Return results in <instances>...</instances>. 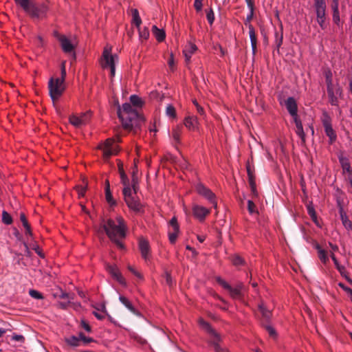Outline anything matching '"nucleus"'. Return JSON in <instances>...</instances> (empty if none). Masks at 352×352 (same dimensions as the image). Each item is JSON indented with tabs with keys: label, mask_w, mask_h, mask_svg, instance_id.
Segmentation results:
<instances>
[{
	"label": "nucleus",
	"mask_w": 352,
	"mask_h": 352,
	"mask_svg": "<svg viewBox=\"0 0 352 352\" xmlns=\"http://www.w3.org/2000/svg\"><path fill=\"white\" fill-rule=\"evenodd\" d=\"M331 258L333 261V263L336 266L338 270L340 272L342 275H343V271L344 270V267L339 265L338 261L333 254H331Z\"/></svg>",
	"instance_id": "nucleus-50"
},
{
	"label": "nucleus",
	"mask_w": 352,
	"mask_h": 352,
	"mask_svg": "<svg viewBox=\"0 0 352 352\" xmlns=\"http://www.w3.org/2000/svg\"><path fill=\"white\" fill-rule=\"evenodd\" d=\"M139 31L140 38L141 39L146 40L149 37V31L147 28H144L143 30L140 28V26L138 28Z\"/></svg>",
	"instance_id": "nucleus-41"
},
{
	"label": "nucleus",
	"mask_w": 352,
	"mask_h": 352,
	"mask_svg": "<svg viewBox=\"0 0 352 352\" xmlns=\"http://www.w3.org/2000/svg\"><path fill=\"white\" fill-rule=\"evenodd\" d=\"M248 210L250 214H253L258 212L256 205L252 200L248 201Z\"/></svg>",
	"instance_id": "nucleus-43"
},
{
	"label": "nucleus",
	"mask_w": 352,
	"mask_h": 352,
	"mask_svg": "<svg viewBox=\"0 0 352 352\" xmlns=\"http://www.w3.org/2000/svg\"><path fill=\"white\" fill-rule=\"evenodd\" d=\"M276 45L277 48H279L283 43V35L280 34V36H278V34L276 33Z\"/></svg>",
	"instance_id": "nucleus-60"
},
{
	"label": "nucleus",
	"mask_w": 352,
	"mask_h": 352,
	"mask_svg": "<svg viewBox=\"0 0 352 352\" xmlns=\"http://www.w3.org/2000/svg\"><path fill=\"white\" fill-rule=\"evenodd\" d=\"M32 19H43L46 16L49 8L45 3H38L32 0H14Z\"/></svg>",
	"instance_id": "nucleus-3"
},
{
	"label": "nucleus",
	"mask_w": 352,
	"mask_h": 352,
	"mask_svg": "<svg viewBox=\"0 0 352 352\" xmlns=\"http://www.w3.org/2000/svg\"><path fill=\"white\" fill-rule=\"evenodd\" d=\"M258 309L260 315H257V317L260 320L261 326L264 325V323H270L272 317L271 311L265 307L263 302L258 304Z\"/></svg>",
	"instance_id": "nucleus-11"
},
{
	"label": "nucleus",
	"mask_w": 352,
	"mask_h": 352,
	"mask_svg": "<svg viewBox=\"0 0 352 352\" xmlns=\"http://www.w3.org/2000/svg\"><path fill=\"white\" fill-rule=\"evenodd\" d=\"M48 89L50 96L54 103L62 96L65 90L63 80H59V78L56 79L51 78L48 82Z\"/></svg>",
	"instance_id": "nucleus-4"
},
{
	"label": "nucleus",
	"mask_w": 352,
	"mask_h": 352,
	"mask_svg": "<svg viewBox=\"0 0 352 352\" xmlns=\"http://www.w3.org/2000/svg\"><path fill=\"white\" fill-rule=\"evenodd\" d=\"M262 327L268 332L271 337L276 338V332L275 329L271 326L270 322L267 324L264 323V325H262Z\"/></svg>",
	"instance_id": "nucleus-39"
},
{
	"label": "nucleus",
	"mask_w": 352,
	"mask_h": 352,
	"mask_svg": "<svg viewBox=\"0 0 352 352\" xmlns=\"http://www.w3.org/2000/svg\"><path fill=\"white\" fill-rule=\"evenodd\" d=\"M166 112L167 116H168L171 118H175V116H176L175 109L172 105H168L166 107Z\"/></svg>",
	"instance_id": "nucleus-48"
},
{
	"label": "nucleus",
	"mask_w": 352,
	"mask_h": 352,
	"mask_svg": "<svg viewBox=\"0 0 352 352\" xmlns=\"http://www.w3.org/2000/svg\"><path fill=\"white\" fill-rule=\"evenodd\" d=\"M169 225L173 230L172 232L170 231L168 233L169 240H170V242L173 244L176 241V239L177 237V234H178L179 230L177 220L175 217H173L170 219V221L169 222Z\"/></svg>",
	"instance_id": "nucleus-16"
},
{
	"label": "nucleus",
	"mask_w": 352,
	"mask_h": 352,
	"mask_svg": "<svg viewBox=\"0 0 352 352\" xmlns=\"http://www.w3.org/2000/svg\"><path fill=\"white\" fill-rule=\"evenodd\" d=\"M232 262L233 265L236 266L241 265L243 264L244 261L243 259L239 255H234L232 257Z\"/></svg>",
	"instance_id": "nucleus-45"
},
{
	"label": "nucleus",
	"mask_w": 352,
	"mask_h": 352,
	"mask_svg": "<svg viewBox=\"0 0 352 352\" xmlns=\"http://www.w3.org/2000/svg\"><path fill=\"white\" fill-rule=\"evenodd\" d=\"M326 135L329 138L330 142L333 143L336 140V135L331 126L324 128Z\"/></svg>",
	"instance_id": "nucleus-33"
},
{
	"label": "nucleus",
	"mask_w": 352,
	"mask_h": 352,
	"mask_svg": "<svg viewBox=\"0 0 352 352\" xmlns=\"http://www.w3.org/2000/svg\"><path fill=\"white\" fill-rule=\"evenodd\" d=\"M327 91L331 104L337 106L338 104V98L342 94L341 87L338 84H333L331 86L327 87Z\"/></svg>",
	"instance_id": "nucleus-9"
},
{
	"label": "nucleus",
	"mask_w": 352,
	"mask_h": 352,
	"mask_svg": "<svg viewBox=\"0 0 352 352\" xmlns=\"http://www.w3.org/2000/svg\"><path fill=\"white\" fill-rule=\"evenodd\" d=\"M164 277L166 278V283L169 286V287H171L173 286V278L171 277V275L168 272V271H166L165 273H164Z\"/></svg>",
	"instance_id": "nucleus-51"
},
{
	"label": "nucleus",
	"mask_w": 352,
	"mask_h": 352,
	"mask_svg": "<svg viewBox=\"0 0 352 352\" xmlns=\"http://www.w3.org/2000/svg\"><path fill=\"white\" fill-rule=\"evenodd\" d=\"M184 126L190 131H195L199 125L198 119L195 116H188L184 120Z\"/></svg>",
	"instance_id": "nucleus-18"
},
{
	"label": "nucleus",
	"mask_w": 352,
	"mask_h": 352,
	"mask_svg": "<svg viewBox=\"0 0 352 352\" xmlns=\"http://www.w3.org/2000/svg\"><path fill=\"white\" fill-rule=\"evenodd\" d=\"M115 105L117 106V114L124 129L130 131L134 125L138 124V121L143 120L141 116L130 103H124L122 105V109L118 100H115Z\"/></svg>",
	"instance_id": "nucleus-2"
},
{
	"label": "nucleus",
	"mask_w": 352,
	"mask_h": 352,
	"mask_svg": "<svg viewBox=\"0 0 352 352\" xmlns=\"http://www.w3.org/2000/svg\"><path fill=\"white\" fill-rule=\"evenodd\" d=\"M308 214L310 215L312 219L315 221V219H316V214L313 208L308 207Z\"/></svg>",
	"instance_id": "nucleus-64"
},
{
	"label": "nucleus",
	"mask_w": 352,
	"mask_h": 352,
	"mask_svg": "<svg viewBox=\"0 0 352 352\" xmlns=\"http://www.w3.org/2000/svg\"><path fill=\"white\" fill-rule=\"evenodd\" d=\"M79 338L80 341H83L85 344L92 342L94 341L93 338L86 337L83 333H79Z\"/></svg>",
	"instance_id": "nucleus-54"
},
{
	"label": "nucleus",
	"mask_w": 352,
	"mask_h": 352,
	"mask_svg": "<svg viewBox=\"0 0 352 352\" xmlns=\"http://www.w3.org/2000/svg\"><path fill=\"white\" fill-rule=\"evenodd\" d=\"M107 271L118 282L122 285H125L126 283L124 278L122 277V274L116 266L109 265L107 267Z\"/></svg>",
	"instance_id": "nucleus-19"
},
{
	"label": "nucleus",
	"mask_w": 352,
	"mask_h": 352,
	"mask_svg": "<svg viewBox=\"0 0 352 352\" xmlns=\"http://www.w3.org/2000/svg\"><path fill=\"white\" fill-rule=\"evenodd\" d=\"M340 162L341 164L342 168L344 171H346L348 173H351V165L348 160L345 158H340Z\"/></svg>",
	"instance_id": "nucleus-38"
},
{
	"label": "nucleus",
	"mask_w": 352,
	"mask_h": 352,
	"mask_svg": "<svg viewBox=\"0 0 352 352\" xmlns=\"http://www.w3.org/2000/svg\"><path fill=\"white\" fill-rule=\"evenodd\" d=\"M341 220L342 224L346 229L352 230V222L345 214H341Z\"/></svg>",
	"instance_id": "nucleus-40"
},
{
	"label": "nucleus",
	"mask_w": 352,
	"mask_h": 352,
	"mask_svg": "<svg viewBox=\"0 0 352 352\" xmlns=\"http://www.w3.org/2000/svg\"><path fill=\"white\" fill-rule=\"evenodd\" d=\"M121 183L124 186V188L122 190L123 195L132 192V187L130 184L129 179L126 175V173H122V176H120Z\"/></svg>",
	"instance_id": "nucleus-23"
},
{
	"label": "nucleus",
	"mask_w": 352,
	"mask_h": 352,
	"mask_svg": "<svg viewBox=\"0 0 352 352\" xmlns=\"http://www.w3.org/2000/svg\"><path fill=\"white\" fill-rule=\"evenodd\" d=\"M102 150L103 157L105 159L109 158L111 155H116L119 152V147L115 144L114 140L109 138L99 146Z\"/></svg>",
	"instance_id": "nucleus-8"
},
{
	"label": "nucleus",
	"mask_w": 352,
	"mask_h": 352,
	"mask_svg": "<svg viewBox=\"0 0 352 352\" xmlns=\"http://www.w3.org/2000/svg\"><path fill=\"white\" fill-rule=\"evenodd\" d=\"M119 300L131 313L136 316H140V313L135 309L128 298L123 296H120Z\"/></svg>",
	"instance_id": "nucleus-26"
},
{
	"label": "nucleus",
	"mask_w": 352,
	"mask_h": 352,
	"mask_svg": "<svg viewBox=\"0 0 352 352\" xmlns=\"http://www.w3.org/2000/svg\"><path fill=\"white\" fill-rule=\"evenodd\" d=\"M130 102L133 106L137 107H142L143 104L142 99L136 95H131L130 96Z\"/></svg>",
	"instance_id": "nucleus-35"
},
{
	"label": "nucleus",
	"mask_w": 352,
	"mask_h": 352,
	"mask_svg": "<svg viewBox=\"0 0 352 352\" xmlns=\"http://www.w3.org/2000/svg\"><path fill=\"white\" fill-rule=\"evenodd\" d=\"M324 75L327 87L331 86L332 85H333L331 72L330 70H327L325 72Z\"/></svg>",
	"instance_id": "nucleus-44"
},
{
	"label": "nucleus",
	"mask_w": 352,
	"mask_h": 352,
	"mask_svg": "<svg viewBox=\"0 0 352 352\" xmlns=\"http://www.w3.org/2000/svg\"><path fill=\"white\" fill-rule=\"evenodd\" d=\"M139 249L142 258L146 261L150 258V245L148 241L144 239H139Z\"/></svg>",
	"instance_id": "nucleus-15"
},
{
	"label": "nucleus",
	"mask_w": 352,
	"mask_h": 352,
	"mask_svg": "<svg viewBox=\"0 0 352 352\" xmlns=\"http://www.w3.org/2000/svg\"><path fill=\"white\" fill-rule=\"evenodd\" d=\"M128 269L130 272H131L135 276H136L138 278H142V275L139 273L138 272H137L133 267L131 266H129L128 267Z\"/></svg>",
	"instance_id": "nucleus-63"
},
{
	"label": "nucleus",
	"mask_w": 352,
	"mask_h": 352,
	"mask_svg": "<svg viewBox=\"0 0 352 352\" xmlns=\"http://www.w3.org/2000/svg\"><path fill=\"white\" fill-rule=\"evenodd\" d=\"M54 36L60 42V46L64 52L70 53L73 52L74 46L65 36L60 34L57 32H54Z\"/></svg>",
	"instance_id": "nucleus-13"
},
{
	"label": "nucleus",
	"mask_w": 352,
	"mask_h": 352,
	"mask_svg": "<svg viewBox=\"0 0 352 352\" xmlns=\"http://www.w3.org/2000/svg\"><path fill=\"white\" fill-rule=\"evenodd\" d=\"M339 6V0H332V3L331 4V8L332 11L338 10Z\"/></svg>",
	"instance_id": "nucleus-62"
},
{
	"label": "nucleus",
	"mask_w": 352,
	"mask_h": 352,
	"mask_svg": "<svg viewBox=\"0 0 352 352\" xmlns=\"http://www.w3.org/2000/svg\"><path fill=\"white\" fill-rule=\"evenodd\" d=\"M249 34L251 41V45L252 49V54L255 55L256 52V43H257V38L255 33V30L252 25L249 26Z\"/></svg>",
	"instance_id": "nucleus-25"
},
{
	"label": "nucleus",
	"mask_w": 352,
	"mask_h": 352,
	"mask_svg": "<svg viewBox=\"0 0 352 352\" xmlns=\"http://www.w3.org/2000/svg\"><path fill=\"white\" fill-rule=\"evenodd\" d=\"M196 191L199 195L210 201L213 205L214 208H217V203L216 201L215 195L208 188L202 184H199L196 186Z\"/></svg>",
	"instance_id": "nucleus-10"
},
{
	"label": "nucleus",
	"mask_w": 352,
	"mask_h": 352,
	"mask_svg": "<svg viewBox=\"0 0 352 352\" xmlns=\"http://www.w3.org/2000/svg\"><path fill=\"white\" fill-rule=\"evenodd\" d=\"M333 21L338 26H340V18L339 10H333Z\"/></svg>",
	"instance_id": "nucleus-49"
},
{
	"label": "nucleus",
	"mask_w": 352,
	"mask_h": 352,
	"mask_svg": "<svg viewBox=\"0 0 352 352\" xmlns=\"http://www.w3.org/2000/svg\"><path fill=\"white\" fill-rule=\"evenodd\" d=\"M296 125V133L300 138L302 143H305V133L303 130V126L301 120L298 118H294V119Z\"/></svg>",
	"instance_id": "nucleus-21"
},
{
	"label": "nucleus",
	"mask_w": 352,
	"mask_h": 352,
	"mask_svg": "<svg viewBox=\"0 0 352 352\" xmlns=\"http://www.w3.org/2000/svg\"><path fill=\"white\" fill-rule=\"evenodd\" d=\"M192 212L194 216L199 219L200 221H203L206 216L210 213V210L205 207L195 205L192 208Z\"/></svg>",
	"instance_id": "nucleus-17"
},
{
	"label": "nucleus",
	"mask_w": 352,
	"mask_h": 352,
	"mask_svg": "<svg viewBox=\"0 0 352 352\" xmlns=\"http://www.w3.org/2000/svg\"><path fill=\"white\" fill-rule=\"evenodd\" d=\"M69 122L76 128H80L83 126V121L80 120L78 116L72 115L69 118Z\"/></svg>",
	"instance_id": "nucleus-31"
},
{
	"label": "nucleus",
	"mask_w": 352,
	"mask_h": 352,
	"mask_svg": "<svg viewBox=\"0 0 352 352\" xmlns=\"http://www.w3.org/2000/svg\"><path fill=\"white\" fill-rule=\"evenodd\" d=\"M322 124L324 128L331 126L330 118L327 115L324 116L322 119Z\"/></svg>",
	"instance_id": "nucleus-56"
},
{
	"label": "nucleus",
	"mask_w": 352,
	"mask_h": 352,
	"mask_svg": "<svg viewBox=\"0 0 352 352\" xmlns=\"http://www.w3.org/2000/svg\"><path fill=\"white\" fill-rule=\"evenodd\" d=\"M2 221L6 225H10L12 223V217L5 210H3L2 212Z\"/></svg>",
	"instance_id": "nucleus-42"
},
{
	"label": "nucleus",
	"mask_w": 352,
	"mask_h": 352,
	"mask_svg": "<svg viewBox=\"0 0 352 352\" xmlns=\"http://www.w3.org/2000/svg\"><path fill=\"white\" fill-rule=\"evenodd\" d=\"M314 8L316 14V20L318 25L322 29L326 28L325 21L326 16V2L325 0H314Z\"/></svg>",
	"instance_id": "nucleus-5"
},
{
	"label": "nucleus",
	"mask_w": 352,
	"mask_h": 352,
	"mask_svg": "<svg viewBox=\"0 0 352 352\" xmlns=\"http://www.w3.org/2000/svg\"><path fill=\"white\" fill-rule=\"evenodd\" d=\"M20 219H21V221L22 222L23 227L25 229V234L27 235L32 236V232L31 230L30 225L29 224L24 213L22 212L20 214Z\"/></svg>",
	"instance_id": "nucleus-29"
},
{
	"label": "nucleus",
	"mask_w": 352,
	"mask_h": 352,
	"mask_svg": "<svg viewBox=\"0 0 352 352\" xmlns=\"http://www.w3.org/2000/svg\"><path fill=\"white\" fill-rule=\"evenodd\" d=\"M111 50V49L107 47L104 48L102 53L103 60L102 65L104 68L109 67L111 69V76L113 77L116 72L115 59L117 58V56L116 55H112Z\"/></svg>",
	"instance_id": "nucleus-7"
},
{
	"label": "nucleus",
	"mask_w": 352,
	"mask_h": 352,
	"mask_svg": "<svg viewBox=\"0 0 352 352\" xmlns=\"http://www.w3.org/2000/svg\"><path fill=\"white\" fill-rule=\"evenodd\" d=\"M124 201L128 207L136 212L142 211V205L141 203L135 199L132 195V192L124 195Z\"/></svg>",
	"instance_id": "nucleus-12"
},
{
	"label": "nucleus",
	"mask_w": 352,
	"mask_h": 352,
	"mask_svg": "<svg viewBox=\"0 0 352 352\" xmlns=\"http://www.w3.org/2000/svg\"><path fill=\"white\" fill-rule=\"evenodd\" d=\"M286 109H287L289 114L294 118H298L297 114L298 106L296 100L293 97H289L285 102Z\"/></svg>",
	"instance_id": "nucleus-14"
},
{
	"label": "nucleus",
	"mask_w": 352,
	"mask_h": 352,
	"mask_svg": "<svg viewBox=\"0 0 352 352\" xmlns=\"http://www.w3.org/2000/svg\"><path fill=\"white\" fill-rule=\"evenodd\" d=\"M55 296L60 299H64L66 300H72L74 298L72 294L65 292L62 290H60L59 293L55 294Z\"/></svg>",
	"instance_id": "nucleus-37"
},
{
	"label": "nucleus",
	"mask_w": 352,
	"mask_h": 352,
	"mask_svg": "<svg viewBox=\"0 0 352 352\" xmlns=\"http://www.w3.org/2000/svg\"><path fill=\"white\" fill-rule=\"evenodd\" d=\"M12 340L16 342H23L25 338L22 335L14 334L12 337Z\"/></svg>",
	"instance_id": "nucleus-58"
},
{
	"label": "nucleus",
	"mask_w": 352,
	"mask_h": 352,
	"mask_svg": "<svg viewBox=\"0 0 352 352\" xmlns=\"http://www.w3.org/2000/svg\"><path fill=\"white\" fill-rule=\"evenodd\" d=\"M131 177H132L131 178V187L133 190L134 194H136L138 190V188H139V185H138L139 182H138V166L135 163L134 164V168H133Z\"/></svg>",
	"instance_id": "nucleus-24"
},
{
	"label": "nucleus",
	"mask_w": 352,
	"mask_h": 352,
	"mask_svg": "<svg viewBox=\"0 0 352 352\" xmlns=\"http://www.w3.org/2000/svg\"><path fill=\"white\" fill-rule=\"evenodd\" d=\"M101 227L109 239L120 249H124V244L121 240L126 236L125 225L121 217L117 218V223L112 219H102Z\"/></svg>",
	"instance_id": "nucleus-1"
},
{
	"label": "nucleus",
	"mask_w": 352,
	"mask_h": 352,
	"mask_svg": "<svg viewBox=\"0 0 352 352\" xmlns=\"http://www.w3.org/2000/svg\"><path fill=\"white\" fill-rule=\"evenodd\" d=\"M29 294L32 298H35V299H43V294L41 292H39L36 290H34V289H30L29 291Z\"/></svg>",
	"instance_id": "nucleus-47"
},
{
	"label": "nucleus",
	"mask_w": 352,
	"mask_h": 352,
	"mask_svg": "<svg viewBox=\"0 0 352 352\" xmlns=\"http://www.w3.org/2000/svg\"><path fill=\"white\" fill-rule=\"evenodd\" d=\"M217 282L221 285L224 289H227L228 291L229 289H230V285L227 283L225 280H223L221 278L217 277Z\"/></svg>",
	"instance_id": "nucleus-52"
},
{
	"label": "nucleus",
	"mask_w": 352,
	"mask_h": 352,
	"mask_svg": "<svg viewBox=\"0 0 352 352\" xmlns=\"http://www.w3.org/2000/svg\"><path fill=\"white\" fill-rule=\"evenodd\" d=\"M217 282L221 285L224 289H227L228 291L229 289H230V285L227 283L225 280H223L221 278L217 277Z\"/></svg>",
	"instance_id": "nucleus-53"
},
{
	"label": "nucleus",
	"mask_w": 352,
	"mask_h": 352,
	"mask_svg": "<svg viewBox=\"0 0 352 352\" xmlns=\"http://www.w3.org/2000/svg\"><path fill=\"white\" fill-rule=\"evenodd\" d=\"M105 197L107 201L110 204L111 206H114L116 204L115 200L113 198V196L110 190V184L109 181L107 180L106 182V186H105Z\"/></svg>",
	"instance_id": "nucleus-27"
},
{
	"label": "nucleus",
	"mask_w": 352,
	"mask_h": 352,
	"mask_svg": "<svg viewBox=\"0 0 352 352\" xmlns=\"http://www.w3.org/2000/svg\"><path fill=\"white\" fill-rule=\"evenodd\" d=\"M243 289V285L242 283H239L235 287H230L228 292L232 298L240 299L243 296L242 292Z\"/></svg>",
	"instance_id": "nucleus-20"
},
{
	"label": "nucleus",
	"mask_w": 352,
	"mask_h": 352,
	"mask_svg": "<svg viewBox=\"0 0 352 352\" xmlns=\"http://www.w3.org/2000/svg\"><path fill=\"white\" fill-rule=\"evenodd\" d=\"M65 76H66L65 63L63 62L61 65V78H59V80H63V82H64Z\"/></svg>",
	"instance_id": "nucleus-61"
},
{
	"label": "nucleus",
	"mask_w": 352,
	"mask_h": 352,
	"mask_svg": "<svg viewBox=\"0 0 352 352\" xmlns=\"http://www.w3.org/2000/svg\"><path fill=\"white\" fill-rule=\"evenodd\" d=\"M80 120L83 121V125H85L89 120L90 116L89 112H86L82 113L80 116H78Z\"/></svg>",
	"instance_id": "nucleus-55"
},
{
	"label": "nucleus",
	"mask_w": 352,
	"mask_h": 352,
	"mask_svg": "<svg viewBox=\"0 0 352 352\" xmlns=\"http://www.w3.org/2000/svg\"><path fill=\"white\" fill-rule=\"evenodd\" d=\"M182 126H177L173 129L172 134L173 138L175 142L179 143L180 142V137L182 135Z\"/></svg>",
	"instance_id": "nucleus-32"
},
{
	"label": "nucleus",
	"mask_w": 352,
	"mask_h": 352,
	"mask_svg": "<svg viewBox=\"0 0 352 352\" xmlns=\"http://www.w3.org/2000/svg\"><path fill=\"white\" fill-rule=\"evenodd\" d=\"M206 17L208 23L212 25L214 21V14L212 8L206 10Z\"/></svg>",
	"instance_id": "nucleus-46"
},
{
	"label": "nucleus",
	"mask_w": 352,
	"mask_h": 352,
	"mask_svg": "<svg viewBox=\"0 0 352 352\" xmlns=\"http://www.w3.org/2000/svg\"><path fill=\"white\" fill-rule=\"evenodd\" d=\"M152 32L158 41L161 42L165 39V32L163 30L159 29L156 25L152 27Z\"/></svg>",
	"instance_id": "nucleus-28"
},
{
	"label": "nucleus",
	"mask_w": 352,
	"mask_h": 352,
	"mask_svg": "<svg viewBox=\"0 0 352 352\" xmlns=\"http://www.w3.org/2000/svg\"><path fill=\"white\" fill-rule=\"evenodd\" d=\"M70 303H71V300H67V301H64V302H58V306L63 309H66Z\"/></svg>",
	"instance_id": "nucleus-59"
},
{
	"label": "nucleus",
	"mask_w": 352,
	"mask_h": 352,
	"mask_svg": "<svg viewBox=\"0 0 352 352\" xmlns=\"http://www.w3.org/2000/svg\"><path fill=\"white\" fill-rule=\"evenodd\" d=\"M201 324L210 334V344L216 352H226V349L219 344L221 341L220 336L211 327L209 323L202 321Z\"/></svg>",
	"instance_id": "nucleus-6"
},
{
	"label": "nucleus",
	"mask_w": 352,
	"mask_h": 352,
	"mask_svg": "<svg viewBox=\"0 0 352 352\" xmlns=\"http://www.w3.org/2000/svg\"><path fill=\"white\" fill-rule=\"evenodd\" d=\"M131 15L132 23H134L137 28H139L142 23V19L140 16L138 10L137 9H132Z\"/></svg>",
	"instance_id": "nucleus-30"
},
{
	"label": "nucleus",
	"mask_w": 352,
	"mask_h": 352,
	"mask_svg": "<svg viewBox=\"0 0 352 352\" xmlns=\"http://www.w3.org/2000/svg\"><path fill=\"white\" fill-rule=\"evenodd\" d=\"M202 1L203 0H195L194 6L197 12H199L202 9Z\"/></svg>",
	"instance_id": "nucleus-57"
},
{
	"label": "nucleus",
	"mask_w": 352,
	"mask_h": 352,
	"mask_svg": "<svg viewBox=\"0 0 352 352\" xmlns=\"http://www.w3.org/2000/svg\"><path fill=\"white\" fill-rule=\"evenodd\" d=\"M316 248L318 252V257L320 260L324 263H326L327 261L329 260L328 256L327 255V252L322 249L320 248V247L317 245Z\"/></svg>",
	"instance_id": "nucleus-34"
},
{
	"label": "nucleus",
	"mask_w": 352,
	"mask_h": 352,
	"mask_svg": "<svg viewBox=\"0 0 352 352\" xmlns=\"http://www.w3.org/2000/svg\"><path fill=\"white\" fill-rule=\"evenodd\" d=\"M65 342L70 346H79L80 338L76 336H71L65 338Z\"/></svg>",
	"instance_id": "nucleus-36"
},
{
	"label": "nucleus",
	"mask_w": 352,
	"mask_h": 352,
	"mask_svg": "<svg viewBox=\"0 0 352 352\" xmlns=\"http://www.w3.org/2000/svg\"><path fill=\"white\" fill-rule=\"evenodd\" d=\"M197 50V46L192 43H189L188 45L186 46L185 49L183 50V53L187 63L190 62L192 54H194Z\"/></svg>",
	"instance_id": "nucleus-22"
}]
</instances>
